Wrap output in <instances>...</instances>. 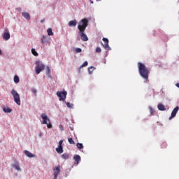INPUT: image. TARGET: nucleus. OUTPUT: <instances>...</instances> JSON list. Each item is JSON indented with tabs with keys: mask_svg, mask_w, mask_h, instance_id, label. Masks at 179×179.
Wrapping results in <instances>:
<instances>
[{
	"mask_svg": "<svg viewBox=\"0 0 179 179\" xmlns=\"http://www.w3.org/2000/svg\"><path fill=\"white\" fill-rule=\"evenodd\" d=\"M51 73V69H50V67L47 66L46 67V75L50 76Z\"/></svg>",
	"mask_w": 179,
	"mask_h": 179,
	"instance_id": "26",
	"label": "nucleus"
},
{
	"mask_svg": "<svg viewBox=\"0 0 179 179\" xmlns=\"http://www.w3.org/2000/svg\"><path fill=\"white\" fill-rule=\"evenodd\" d=\"M13 166L14 167V169H15V170H17V171H20V166L19 165V162H15V164H13Z\"/></svg>",
	"mask_w": 179,
	"mask_h": 179,
	"instance_id": "17",
	"label": "nucleus"
},
{
	"mask_svg": "<svg viewBox=\"0 0 179 179\" xmlns=\"http://www.w3.org/2000/svg\"><path fill=\"white\" fill-rule=\"evenodd\" d=\"M81 51H82V49H80V48H76V52L79 53V52H80Z\"/></svg>",
	"mask_w": 179,
	"mask_h": 179,
	"instance_id": "32",
	"label": "nucleus"
},
{
	"mask_svg": "<svg viewBox=\"0 0 179 179\" xmlns=\"http://www.w3.org/2000/svg\"><path fill=\"white\" fill-rule=\"evenodd\" d=\"M178 110H179V107L176 106L171 113V115L169 117V120H171L173 118H174V117H176V115H177V113H178Z\"/></svg>",
	"mask_w": 179,
	"mask_h": 179,
	"instance_id": "9",
	"label": "nucleus"
},
{
	"mask_svg": "<svg viewBox=\"0 0 179 179\" xmlns=\"http://www.w3.org/2000/svg\"><path fill=\"white\" fill-rule=\"evenodd\" d=\"M2 55V51L0 50V55Z\"/></svg>",
	"mask_w": 179,
	"mask_h": 179,
	"instance_id": "39",
	"label": "nucleus"
},
{
	"mask_svg": "<svg viewBox=\"0 0 179 179\" xmlns=\"http://www.w3.org/2000/svg\"><path fill=\"white\" fill-rule=\"evenodd\" d=\"M103 41L104 44H102L103 47L105 48V50H108V51H110L111 50V48H110V45H108V39L106 38H103Z\"/></svg>",
	"mask_w": 179,
	"mask_h": 179,
	"instance_id": "8",
	"label": "nucleus"
},
{
	"mask_svg": "<svg viewBox=\"0 0 179 179\" xmlns=\"http://www.w3.org/2000/svg\"><path fill=\"white\" fill-rule=\"evenodd\" d=\"M176 86L179 88V83H176Z\"/></svg>",
	"mask_w": 179,
	"mask_h": 179,
	"instance_id": "36",
	"label": "nucleus"
},
{
	"mask_svg": "<svg viewBox=\"0 0 179 179\" xmlns=\"http://www.w3.org/2000/svg\"><path fill=\"white\" fill-rule=\"evenodd\" d=\"M62 143H64V141L60 140V141H59V146H62Z\"/></svg>",
	"mask_w": 179,
	"mask_h": 179,
	"instance_id": "34",
	"label": "nucleus"
},
{
	"mask_svg": "<svg viewBox=\"0 0 179 179\" xmlns=\"http://www.w3.org/2000/svg\"><path fill=\"white\" fill-rule=\"evenodd\" d=\"M3 38L6 41H8V40H9V38H10V34L9 32L4 33V34L3 35Z\"/></svg>",
	"mask_w": 179,
	"mask_h": 179,
	"instance_id": "12",
	"label": "nucleus"
},
{
	"mask_svg": "<svg viewBox=\"0 0 179 179\" xmlns=\"http://www.w3.org/2000/svg\"><path fill=\"white\" fill-rule=\"evenodd\" d=\"M3 111H4V113H12V109L9 107H4L3 108Z\"/></svg>",
	"mask_w": 179,
	"mask_h": 179,
	"instance_id": "19",
	"label": "nucleus"
},
{
	"mask_svg": "<svg viewBox=\"0 0 179 179\" xmlns=\"http://www.w3.org/2000/svg\"><path fill=\"white\" fill-rule=\"evenodd\" d=\"M43 22H44V20H41V23H43Z\"/></svg>",
	"mask_w": 179,
	"mask_h": 179,
	"instance_id": "37",
	"label": "nucleus"
},
{
	"mask_svg": "<svg viewBox=\"0 0 179 179\" xmlns=\"http://www.w3.org/2000/svg\"><path fill=\"white\" fill-rule=\"evenodd\" d=\"M53 171H54V178L53 179L58 178V176H59V173H61V166H56Z\"/></svg>",
	"mask_w": 179,
	"mask_h": 179,
	"instance_id": "7",
	"label": "nucleus"
},
{
	"mask_svg": "<svg viewBox=\"0 0 179 179\" xmlns=\"http://www.w3.org/2000/svg\"><path fill=\"white\" fill-rule=\"evenodd\" d=\"M41 118L43 120L42 124L47 125L48 128H52V124H51V122H50V120L48 118V116L45 113H42Z\"/></svg>",
	"mask_w": 179,
	"mask_h": 179,
	"instance_id": "5",
	"label": "nucleus"
},
{
	"mask_svg": "<svg viewBox=\"0 0 179 179\" xmlns=\"http://www.w3.org/2000/svg\"><path fill=\"white\" fill-rule=\"evenodd\" d=\"M66 106L68 107V108H73V104H71V103L69 102L66 103Z\"/></svg>",
	"mask_w": 179,
	"mask_h": 179,
	"instance_id": "30",
	"label": "nucleus"
},
{
	"mask_svg": "<svg viewBox=\"0 0 179 179\" xmlns=\"http://www.w3.org/2000/svg\"><path fill=\"white\" fill-rule=\"evenodd\" d=\"M77 148L78 149H83V143H77Z\"/></svg>",
	"mask_w": 179,
	"mask_h": 179,
	"instance_id": "29",
	"label": "nucleus"
},
{
	"mask_svg": "<svg viewBox=\"0 0 179 179\" xmlns=\"http://www.w3.org/2000/svg\"><path fill=\"white\" fill-rule=\"evenodd\" d=\"M47 32H48V36H54V32H52V29L48 28L47 29Z\"/></svg>",
	"mask_w": 179,
	"mask_h": 179,
	"instance_id": "20",
	"label": "nucleus"
},
{
	"mask_svg": "<svg viewBox=\"0 0 179 179\" xmlns=\"http://www.w3.org/2000/svg\"><path fill=\"white\" fill-rule=\"evenodd\" d=\"M96 52H101V48L100 47H97L96 49Z\"/></svg>",
	"mask_w": 179,
	"mask_h": 179,
	"instance_id": "31",
	"label": "nucleus"
},
{
	"mask_svg": "<svg viewBox=\"0 0 179 179\" xmlns=\"http://www.w3.org/2000/svg\"><path fill=\"white\" fill-rule=\"evenodd\" d=\"M62 159H64V160H68V159H69V154H66V153L63 154Z\"/></svg>",
	"mask_w": 179,
	"mask_h": 179,
	"instance_id": "22",
	"label": "nucleus"
},
{
	"mask_svg": "<svg viewBox=\"0 0 179 179\" xmlns=\"http://www.w3.org/2000/svg\"><path fill=\"white\" fill-rule=\"evenodd\" d=\"M68 141L70 145H75V141H73V139L72 138H69Z\"/></svg>",
	"mask_w": 179,
	"mask_h": 179,
	"instance_id": "27",
	"label": "nucleus"
},
{
	"mask_svg": "<svg viewBox=\"0 0 179 179\" xmlns=\"http://www.w3.org/2000/svg\"><path fill=\"white\" fill-rule=\"evenodd\" d=\"M73 159H74L75 162H76L77 164H79V162H80V159H80V156L76 155H75V156L73 157Z\"/></svg>",
	"mask_w": 179,
	"mask_h": 179,
	"instance_id": "18",
	"label": "nucleus"
},
{
	"mask_svg": "<svg viewBox=\"0 0 179 179\" xmlns=\"http://www.w3.org/2000/svg\"><path fill=\"white\" fill-rule=\"evenodd\" d=\"M149 110H150V115H153V114L155 113V109L152 108V107H149Z\"/></svg>",
	"mask_w": 179,
	"mask_h": 179,
	"instance_id": "28",
	"label": "nucleus"
},
{
	"mask_svg": "<svg viewBox=\"0 0 179 179\" xmlns=\"http://www.w3.org/2000/svg\"><path fill=\"white\" fill-rule=\"evenodd\" d=\"M93 71H94V67H93V66H91V67H90V68L88 69V71H89V73H90V75H92V73H93Z\"/></svg>",
	"mask_w": 179,
	"mask_h": 179,
	"instance_id": "25",
	"label": "nucleus"
},
{
	"mask_svg": "<svg viewBox=\"0 0 179 179\" xmlns=\"http://www.w3.org/2000/svg\"><path fill=\"white\" fill-rule=\"evenodd\" d=\"M138 68L139 75L144 79V80L148 82L149 80V75L150 74L149 69L146 67V65L141 62L138 63Z\"/></svg>",
	"mask_w": 179,
	"mask_h": 179,
	"instance_id": "2",
	"label": "nucleus"
},
{
	"mask_svg": "<svg viewBox=\"0 0 179 179\" xmlns=\"http://www.w3.org/2000/svg\"><path fill=\"white\" fill-rule=\"evenodd\" d=\"M32 92L34 93V94H35V96H37V90L32 89Z\"/></svg>",
	"mask_w": 179,
	"mask_h": 179,
	"instance_id": "33",
	"label": "nucleus"
},
{
	"mask_svg": "<svg viewBox=\"0 0 179 179\" xmlns=\"http://www.w3.org/2000/svg\"><path fill=\"white\" fill-rule=\"evenodd\" d=\"M87 26H89V21L85 18L81 20L78 26V29L80 31V36L83 41H87L89 40L87 35L85 34V31Z\"/></svg>",
	"mask_w": 179,
	"mask_h": 179,
	"instance_id": "1",
	"label": "nucleus"
},
{
	"mask_svg": "<svg viewBox=\"0 0 179 179\" xmlns=\"http://www.w3.org/2000/svg\"><path fill=\"white\" fill-rule=\"evenodd\" d=\"M36 67H35V71H36V75L40 74L41 72H43V71H44L45 66L41 63V62L40 61H36Z\"/></svg>",
	"mask_w": 179,
	"mask_h": 179,
	"instance_id": "3",
	"label": "nucleus"
},
{
	"mask_svg": "<svg viewBox=\"0 0 179 179\" xmlns=\"http://www.w3.org/2000/svg\"><path fill=\"white\" fill-rule=\"evenodd\" d=\"M59 128H60V129H61L62 131H64V129L62 128V124L59 125Z\"/></svg>",
	"mask_w": 179,
	"mask_h": 179,
	"instance_id": "35",
	"label": "nucleus"
},
{
	"mask_svg": "<svg viewBox=\"0 0 179 179\" xmlns=\"http://www.w3.org/2000/svg\"><path fill=\"white\" fill-rule=\"evenodd\" d=\"M87 65H89V63L87 62V61H85V62L80 66V69L85 68V66H87Z\"/></svg>",
	"mask_w": 179,
	"mask_h": 179,
	"instance_id": "24",
	"label": "nucleus"
},
{
	"mask_svg": "<svg viewBox=\"0 0 179 179\" xmlns=\"http://www.w3.org/2000/svg\"><path fill=\"white\" fill-rule=\"evenodd\" d=\"M78 24V21L76 20H71L69 22V26L70 27H75Z\"/></svg>",
	"mask_w": 179,
	"mask_h": 179,
	"instance_id": "11",
	"label": "nucleus"
},
{
	"mask_svg": "<svg viewBox=\"0 0 179 179\" xmlns=\"http://www.w3.org/2000/svg\"><path fill=\"white\" fill-rule=\"evenodd\" d=\"M66 94L67 92L66 91L62 92V91H58L57 92V96L59 100V101H65V99H66Z\"/></svg>",
	"mask_w": 179,
	"mask_h": 179,
	"instance_id": "6",
	"label": "nucleus"
},
{
	"mask_svg": "<svg viewBox=\"0 0 179 179\" xmlns=\"http://www.w3.org/2000/svg\"><path fill=\"white\" fill-rule=\"evenodd\" d=\"M11 94L14 99L15 103H16V104H17L18 106H20L21 102H20V96L19 95V93H17L16 90H12Z\"/></svg>",
	"mask_w": 179,
	"mask_h": 179,
	"instance_id": "4",
	"label": "nucleus"
},
{
	"mask_svg": "<svg viewBox=\"0 0 179 179\" xmlns=\"http://www.w3.org/2000/svg\"><path fill=\"white\" fill-rule=\"evenodd\" d=\"M56 152H57L59 155H61V153H64V148L62 146H58V148H56Z\"/></svg>",
	"mask_w": 179,
	"mask_h": 179,
	"instance_id": "15",
	"label": "nucleus"
},
{
	"mask_svg": "<svg viewBox=\"0 0 179 179\" xmlns=\"http://www.w3.org/2000/svg\"><path fill=\"white\" fill-rule=\"evenodd\" d=\"M24 155L26 156H27V157H34V154H31V152L27 151V150H24Z\"/></svg>",
	"mask_w": 179,
	"mask_h": 179,
	"instance_id": "16",
	"label": "nucleus"
},
{
	"mask_svg": "<svg viewBox=\"0 0 179 179\" xmlns=\"http://www.w3.org/2000/svg\"><path fill=\"white\" fill-rule=\"evenodd\" d=\"M31 53L33 54V55H34V57H38V53L36 51V49L32 48Z\"/></svg>",
	"mask_w": 179,
	"mask_h": 179,
	"instance_id": "21",
	"label": "nucleus"
},
{
	"mask_svg": "<svg viewBox=\"0 0 179 179\" xmlns=\"http://www.w3.org/2000/svg\"><path fill=\"white\" fill-rule=\"evenodd\" d=\"M157 108L159 110V111H165L166 110V106L163 103H159L157 105Z\"/></svg>",
	"mask_w": 179,
	"mask_h": 179,
	"instance_id": "13",
	"label": "nucleus"
},
{
	"mask_svg": "<svg viewBox=\"0 0 179 179\" xmlns=\"http://www.w3.org/2000/svg\"><path fill=\"white\" fill-rule=\"evenodd\" d=\"M41 44H47L50 43V38H48L47 36L43 35L42 36V38L41 39Z\"/></svg>",
	"mask_w": 179,
	"mask_h": 179,
	"instance_id": "10",
	"label": "nucleus"
},
{
	"mask_svg": "<svg viewBox=\"0 0 179 179\" xmlns=\"http://www.w3.org/2000/svg\"><path fill=\"white\" fill-rule=\"evenodd\" d=\"M90 3H93V1L92 0H90Z\"/></svg>",
	"mask_w": 179,
	"mask_h": 179,
	"instance_id": "38",
	"label": "nucleus"
},
{
	"mask_svg": "<svg viewBox=\"0 0 179 179\" xmlns=\"http://www.w3.org/2000/svg\"><path fill=\"white\" fill-rule=\"evenodd\" d=\"M14 82H15V83H19V82H20L19 76H14Z\"/></svg>",
	"mask_w": 179,
	"mask_h": 179,
	"instance_id": "23",
	"label": "nucleus"
},
{
	"mask_svg": "<svg viewBox=\"0 0 179 179\" xmlns=\"http://www.w3.org/2000/svg\"><path fill=\"white\" fill-rule=\"evenodd\" d=\"M96 1H99V0H96Z\"/></svg>",
	"mask_w": 179,
	"mask_h": 179,
	"instance_id": "40",
	"label": "nucleus"
},
{
	"mask_svg": "<svg viewBox=\"0 0 179 179\" xmlns=\"http://www.w3.org/2000/svg\"><path fill=\"white\" fill-rule=\"evenodd\" d=\"M22 15L25 19H27V20H30V15L29 14V13L22 12Z\"/></svg>",
	"mask_w": 179,
	"mask_h": 179,
	"instance_id": "14",
	"label": "nucleus"
}]
</instances>
